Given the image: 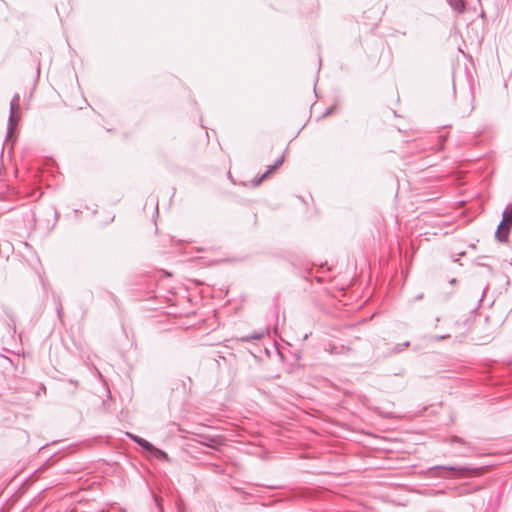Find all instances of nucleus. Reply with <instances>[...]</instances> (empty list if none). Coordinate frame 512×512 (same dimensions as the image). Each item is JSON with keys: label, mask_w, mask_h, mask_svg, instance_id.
Here are the masks:
<instances>
[{"label": "nucleus", "mask_w": 512, "mask_h": 512, "mask_svg": "<svg viewBox=\"0 0 512 512\" xmlns=\"http://www.w3.org/2000/svg\"><path fill=\"white\" fill-rule=\"evenodd\" d=\"M512 224L504 222L503 220L499 223L495 232V238L500 243H506L511 230Z\"/></svg>", "instance_id": "obj_1"}, {"label": "nucleus", "mask_w": 512, "mask_h": 512, "mask_svg": "<svg viewBox=\"0 0 512 512\" xmlns=\"http://www.w3.org/2000/svg\"><path fill=\"white\" fill-rule=\"evenodd\" d=\"M200 437L202 438L201 444L215 450L224 444V438L222 436L201 435Z\"/></svg>", "instance_id": "obj_2"}, {"label": "nucleus", "mask_w": 512, "mask_h": 512, "mask_svg": "<svg viewBox=\"0 0 512 512\" xmlns=\"http://www.w3.org/2000/svg\"><path fill=\"white\" fill-rule=\"evenodd\" d=\"M17 111H11L9 113L8 118V124H7V135H6V141L7 142H13V136L15 132V128L18 124V117L15 115Z\"/></svg>", "instance_id": "obj_3"}, {"label": "nucleus", "mask_w": 512, "mask_h": 512, "mask_svg": "<svg viewBox=\"0 0 512 512\" xmlns=\"http://www.w3.org/2000/svg\"><path fill=\"white\" fill-rule=\"evenodd\" d=\"M127 436L147 452H149L151 449H154V445L152 443H150L149 441L140 436L134 435L129 432L127 433Z\"/></svg>", "instance_id": "obj_4"}, {"label": "nucleus", "mask_w": 512, "mask_h": 512, "mask_svg": "<svg viewBox=\"0 0 512 512\" xmlns=\"http://www.w3.org/2000/svg\"><path fill=\"white\" fill-rule=\"evenodd\" d=\"M447 2L455 12L461 14L465 11V0H447Z\"/></svg>", "instance_id": "obj_5"}, {"label": "nucleus", "mask_w": 512, "mask_h": 512, "mask_svg": "<svg viewBox=\"0 0 512 512\" xmlns=\"http://www.w3.org/2000/svg\"><path fill=\"white\" fill-rule=\"evenodd\" d=\"M284 162V155H281L273 165L268 166L267 170L263 173L264 177H268L272 172L278 169Z\"/></svg>", "instance_id": "obj_6"}, {"label": "nucleus", "mask_w": 512, "mask_h": 512, "mask_svg": "<svg viewBox=\"0 0 512 512\" xmlns=\"http://www.w3.org/2000/svg\"><path fill=\"white\" fill-rule=\"evenodd\" d=\"M150 454H152L155 458H157L158 460H162V461H169V456L166 452H164L163 450L157 448L154 446V449H151L149 451Z\"/></svg>", "instance_id": "obj_7"}, {"label": "nucleus", "mask_w": 512, "mask_h": 512, "mask_svg": "<svg viewBox=\"0 0 512 512\" xmlns=\"http://www.w3.org/2000/svg\"><path fill=\"white\" fill-rule=\"evenodd\" d=\"M3 314L7 315V317L11 320L12 324H8L9 330H11L13 333L16 331L15 329V322L13 319L12 314L10 313L9 309L5 306H0V316Z\"/></svg>", "instance_id": "obj_8"}, {"label": "nucleus", "mask_w": 512, "mask_h": 512, "mask_svg": "<svg viewBox=\"0 0 512 512\" xmlns=\"http://www.w3.org/2000/svg\"><path fill=\"white\" fill-rule=\"evenodd\" d=\"M502 220L512 224V204H508L502 213Z\"/></svg>", "instance_id": "obj_9"}, {"label": "nucleus", "mask_w": 512, "mask_h": 512, "mask_svg": "<svg viewBox=\"0 0 512 512\" xmlns=\"http://www.w3.org/2000/svg\"><path fill=\"white\" fill-rule=\"evenodd\" d=\"M20 108V95L16 93L10 102V110L11 111H18Z\"/></svg>", "instance_id": "obj_10"}, {"label": "nucleus", "mask_w": 512, "mask_h": 512, "mask_svg": "<svg viewBox=\"0 0 512 512\" xmlns=\"http://www.w3.org/2000/svg\"><path fill=\"white\" fill-rule=\"evenodd\" d=\"M436 470L441 471H449V472H462L465 469L461 467H455V466H437L435 467Z\"/></svg>", "instance_id": "obj_11"}, {"label": "nucleus", "mask_w": 512, "mask_h": 512, "mask_svg": "<svg viewBox=\"0 0 512 512\" xmlns=\"http://www.w3.org/2000/svg\"><path fill=\"white\" fill-rule=\"evenodd\" d=\"M409 345H410V342H408V341H406V342H404V343L397 344V345L393 348V351H394V352H401V351H403L404 349H406Z\"/></svg>", "instance_id": "obj_12"}, {"label": "nucleus", "mask_w": 512, "mask_h": 512, "mask_svg": "<svg viewBox=\"0 0 512 512\" xmlns=\"http://www.w3.org/2000/svg\"><path fill=\"white\" fill-rule=\"evenodd\" d=\"M153 499H154V501H155V503H156V505H157V507H158V511H159V512H164V509H163V507H162V504H161V502H160V499H159L156 495H153Z\"/></svg>", "instance_id": "obj_13"}, {"label": "nucleus", "mask_w": 512, "mask_h": 512, "mask_svg": "<svg viewBox=\"0 0 512 512\" xmlns=\"http://www.w3.org/2000/svg\"><path fill=\"white\" fill-rule=\"evenodd\" d=\"M450 442H451V443H461V444H465V441H464L462 438L458 437V436H453V437H451Z\"/></svg>", "instance_id": "obj_14"}, {"label": "nucleus", "mask_w": 512, "mask_h": 512, "mask_svg": "<svg viewBox=\"0 0 512 512\" xmlns=\"http://www.w3.org/2000/svg\"><path fill=\"white\" fill-rule=\"evenodd\" d=\"M266 179V177H264V175L262 174L259 178H256L254 181H253V185L254 186H258L260 185V183Z\"/></svg>", "instance_id": "obj_15"}, {"label": "nucleus", "mask_w": 512, "mask_h": 512, "mask_svg": "<svg viewBox=\"0 0 512 512\" xmlns=\"http://www.w3.org/2000/svg\"><path fill=\"white\" fill-rule=\"evenodd\" d=\"M262 337V334H253L246 338V340H252V339H260Z\"/></svg>", "instance_id": "obj_16"}, {"label": "nucleus", "mask_w": 512, "mask_h": 512, "mask_svg": "<svg viewBox=\"0 0 512 512\" xmlns=\"http://www.w3.org/2000/svg\"><path fill=\"white\" fill-rule=\"evenodd\" d=\"M57 314H58V317L61 318V314H62V307H61V304L58 303L57 305Z\"/></svg>", "instance_id": "obj_17"}, {"label": "nucleus", "mask_w": 512, "mask_h": 512, "mask_svg": "<svg viewBox=\"0 0 512 512\" xmlns=\"http://www.w3.org/2000/svg\"><path fill=\"white\" fill-rule=\"evenodd\" d=\"M449 336L448 335H444V336H438L436 337L437 340H444L446 338H448Z\"/></svg>", "instance_id": "obj_18"}, {"label": "nucleus", "mask_w": 512, "mask_h": 512, "mask_svg": "<svg viewBox=\"0 0 512 512\" xmlns=\"http://www.w3.org/2000/svg\"><path fill=\"white\" fill-rule=\"evenodd\" d=\"M333 111V107H330L327 109L326 113L324 115H328V114H331Z\"/></svg>", "instance_id": "obj_19"}, {"label": "nucleus", "mask_w": 512, "mask_h": 512, "mask_svg": "<svg viewBox=\"0 0 512 512\" xmlns=\"http://www.w3.org/2000/svg\"><path fill=\"white\" fill-rule=\"evenodd\" d=\"M422 298H423V294H419V295H417V296L415 297V299H416V300H420V299H422Z\"/></svg>", "instance_id": "obj_20"}, {"label": "nucleus", "mask_w": 512, "mask_h": 512, "mask_svg": "<svg viewBox=\"0 0 512 512\" xmlns=\"http://www.w3.org/2000/svg\"><path fill=\"white\" fill-rule=\"evenodd\" d=\"M450 283H451L452 285H454V284L456 283V279H452V280L450 281Z\"/></svg>", "instance_id": "obj_21"}, {"label": "nucleus", "mask_w": 512, "mask_h": 512, "mask_svg": "<svg viewBox=\"0 0 512 512\" xmlns=\"http://www.w3.org/2000/svg\"><path fill=\"white\" fill-rule=\"evenodd\" d=\"M464 255H465V252L459 253V256H464Z\"/></svg>", "instance_id": "obj_22"}]
</instances>
